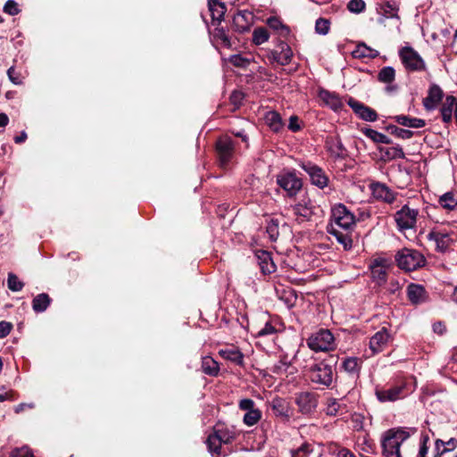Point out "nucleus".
I'll use <instances>...</instances> for the list:
<instances>
[{
	"mask_svg": "<svg viewBox=\"0 0 457 457\" xmlns=\"http://www.w3.org/2000/svg\"><path fill=\"white\" fill-rule=\"evenodd\" d=\"M348 104L353 110V112L363 120L375 121L378 119L377 112L373 109L353 98L349 99Z\"/></svg>",
	"mask_w": 457,
	"mask_h": 457,
	"instance_id": "obj_20",
	"label": "nucleus"
},
{
	"mask_svg": "<svg viewBox=\"0 0 457 457\" xmlns=\"http://www.w3.org/2000/svg\"><path fill=\"white\" fill-rule=\"evenodd\" d=\"M220 165L226 167L234 154V142L228 136L220 137L216 145Z\"/></svg>",
	"mask_w": 457,
	"mask_h": 457,
	"instance_id": "obj_14",
	"label": "nucleus"
},
{
	"mask_svg": "<svg viewBox=\"0 0 457 457\" xmlns=\"http://www.w3.org/2000/svg\"><path fill=\"white\" fill-rule=\"evenodd\" d=\"M209 11L213 21H220L226 12V6L218 0H208Z\"/></svg>",
	"mask_w": 457,
	"mask_h": 457,
	"instance_id": "obj_32",
	"label": "nucleus"
},
{
	"mask_svg": "<svg viewBox=\"0 0 457 457\" xmlns=\"http://www.w3.org/2000/svg\"><path fill=\"white\" fill-rule=\"evenodd\" d=\"M253 22L254 15L248 10L238 11L233 17L234 29L240 33L249 30Z\"/></svg>",
	"mask_w": 457,
	"mask_h": 457,
	"instance_id": "obj_16",
	"label": "nucleus"
},
{
	"mask_svg": "<svg viewBox=\"0 0 457 457\" xmlns=\"http://www.w3.org/2000/svg\"><path fill=\"white\" fill-rule=\"evenodd\" d=\"M383 151V157L386 160L403 159L404 153L403 148L399 145L385 148Z\"/></svg>",
	"mask_w": 457,
	"mask_h": 457,
	"instance_id": "obj_40",
	"label": "nucleus"
},
{
	"mask_svg": "<svg viewBox=\"0 0 457 457\" xmlns=\"http://www.w3.org/2000/svg\"><path fill=\"white\" fill-rule=\"evenodd\" d=\"M202 370L209 376H217L219 373V364L210 356H205L202 359Z\"/></svg>",
	"mask_w": 457,
	"mask_h": 457,
	"instance_id": "obj_37",
	"label": "nucleus"
},
{
	"mask_svg": "<svg viewBox=\"0 0 457 457\" xmlns=\"http://www.w3.org/2000/svg\"><path fill=\"white\" fill-rule=\"evenodd\" d=\"M407 296L413 304H420L426 301L427 295L425 288L417 284H410L407 287Z\"/></svg>",
	"mask_w": 457,
	"mask_h": 457,
	"instance_id": "obj_26",
	"label": "nucleus"
},
{
	"mask_svg": "<svg viewBox=\"0 0 457 457\" xmlns=\"http://www.w3.org/2000/svg\"><path fill=\"white\" fill-rule=\"evenodd\" d=\"M289 367L290 361L287 360V357L282 356L280 360L270 368V370L276 375H284L287 373Z\"/></svg>",
	"mask_w": 457,
	"mask_h": 457,
	"instance_id": "obj_43",
	"label": "nucleus"
},
{
	"mask_svg": "<svg viewBox=\"0 0 457 457\" xmlns=\"http://www.w3.org/2000/svg\"><path fill=\"white\" fill-rule=\"evenodd\" d=\"M12 457H35V456L29 447L24 446L21 448L15 449L12 453Z\"/></svg>",
	"mask_w": 457,
	"mask_h": 457,
	"instance_id": "obj_57",
	"label": "nucleus"
},
{
	"mask_svg": "<svg viewBox=\"0 0 457 457\" xmlns=\"http://www.w3.org/2000/svg\"><path fill=\"white\" fill-rule=\"evenodd\" d=\"M12 329V324L8 321H0V339L6 337Z\"/></svg>",
	"mask_w": 457,
	"mask_h": 457,
	"instance_id": "obj_59",
	"label": "nucleus"
},
{
	"mask_svg": "<svg viewBox=\"0 0 457 457\" xmlns=\"http://www.w3.org/2000/svg\"><path fill=\"white\" fill-rule=\"evenodd\" d=\"M347 8L351 12L359 13L361 12L365 8V3L363 0H351Z\"/></svg>",
	"mask_w": 457,
	"mask_h": 457,
	"instance_id": "obj_52",
	"label": "nucleus"
},
{
	"mask_svg": "<svg viewBox=\"0 0 457 457\" xmlns=\"http://www.w3.org/2000/svg\"><path fill=\"white\" fill-rule=\"evenodd\" d=\"M315 30L320 35L328 34L329 30V21L322 18L318 19L315 24Z\"/></svg>",
	"mask_w": 457,
	"mask_h": 457,
	"instance_id": "obj_51",
	"label": "nucleus"
},
{
	"mask_svg": "<svg viewBox=\"0 0 457 457\" xmlns=\"http://www.w3.org/2000/svg\"><path fill=\"white\" fill-rule=\"evenodd\" d=\"M428 442V436H422L420 447L419 450V453L417 457H426L428 454V447L427 446V443Z\"/></svg>",
	"mask_w": 457,
	"mask_h": 457,
	"instance_id": "obj_60",
	"label": "nucleus"
},
{
	"mask_svg": "<svg viewBox=\"0 0 457 457\" xmlns=\"http://www.w3.org/2000/svg\"><path fill=\"white\" fill-rule=\"evenodd\" d=\"M300 167L309 175L313 185L320 188H324L328 186V178L320 167L310 162H302Z\"/></svg>",
	"mask_w": 457,
	"mask_h": 457,
	"instance_id": "obj_11",
	"label": "nucleus"
},
{
	"mask_svg": "<svg viewBox=\"0 0 457 457\" xmlns=\"http://www.w3.org/2000/svg\"><path fill=\"white\" fill-rule=\"evenodd\" d=\"M370 271L372 279L378 284L386 283L391 262L384 258L375 259L370 264Z\"/></svg>",
	"mask_w": 457,
	"mask_h": 457,
	"instance_id": "obj_12",
	"label": "nucleus"
},
{
	"mask_svg": "<svg viewBox=\"0 0 457 457\" xmlns=\"http://www.w3.org/2000/svg\"><path fill=\"white\" fill-rule=\"evenodd\" d=\"M370 187L373 197L377 200L383 201L386 204H392L396 198V193L393 192L384 183L374 182L370 184Z\"/></svg>",
	"mask_w": 457,
	"mask_h": 457,
	"instance_id": "obj_17",
	"label": "nucleus"
},
{
	"mask_svg": "<svg viewBox=\"0 0 457 457\" xmlns=\"http://www.w3.org/2000/svg\"><path fill=\"white\" fill-rule=\"evenodd\" d=\"M309 378L313 383L329 386L334 378L333 366L327 361H320L310 368Z\"/></svg>",
	"mask_w": 457,
	"mask_h": 457,
	"instance_id": "obj_7",
	"label": "nucleus"
},
{
	"mask_svg": "<svg viewBox=\"0 0 457 457\" xmlns=\"http://www.w3.org/2000/svg\"><path fill=\"white\" fill-rule=\"evenodd\" d=\"M319 97L322 103L335 112H338L343 107V102L339 96L334 92L326 89H320Z\"/></svg>",
	"mask_w": 457,
	"mask_h": 457,
	"instance_id": "obj_25",
	"label": "nucleus"
},
{
	"mask_svg": "<svg viewBox=\"0 0 457 457\" xmlns=\"http://www.w3.org/2000/svg\"><path fill=\"white\" fill-rule=\"evenodd\" d=\"M337 457H354L353 453L346 448H339L335 452Z\"/></svg>",
	"mask_w": 457,
	"mask_h": 457,
	"instance_id": "obj_62",
	"label": "nucleus"
},
{
	"mask_svg": "<svg viewBox=\"0 0 457 457\" xmlns=\"http://www.w3.org/2000/svg\"><path fill=\"white\" fill-rule=\"evenodd\" d=\"M20 11L18 4L14 0H8L4 6V12L12 16L18 14Z\"/></svg>",
	"mask_w": 457,
	"mask_h": 457,
	"instance_id": "obj_54",
	"label": "nucleus"
},
{
	"mask_svg": "<svg viewBox=\"0 0 457 457\" xmlns=\"http://www.w3.org/2000/svg\"><path fill=\"white\" fill-rule=\"evenodd\" d=\"M277 183L289 196L295 195L302 188V180L293 172H284L277 177Z\"/></svg>",
	"mask_w": 457,
	"mask_h": 457,
	"instance_id": "obj_10",
	"label": "nucleus"
},
{
	"mask_svg": "<svg viewBox=\"0 0 457 457\" xmlns=\"http://www.w3.org/2000/svg\"><path fill=\"white\" fill-rule=\"evenodd\" d=\"M278 47L279 50L271 51L268 56L269 59L279 65L288 64L291 62L293 56L292 49L285 42H280Z\"/></svg>",
	"mask_w": 457,
	"mask_h": 457,
	"instance_id": "obj_18",
	"label": "nucleus"
},
{
	"mask_svg": "<svg viewBox=\"0 0 457 457\" xmlns=\"http://www.w3.org/2000/svg\"><path fill=\"white\" fill-rule=\"evenodd\" d=\"M274 328L270 325V324H266L265 327L263 328H262L259 332H258V335L259 336H266V335H270L274 332Z\"/></svg>",
	"mask_w": 457,
	"mask_h": 457,
	"instance_id": "obj_64",
	"label": "nucleus"
},
{
	"mask_svg": "<svg viewBox=\"0 0 457 457\" xmlns=\"http://www.w3.org/2000/svg\"><path fill=\"white\" fill-rule=\"evenodd\" d=\"M307 345L314 352H328L336 347L333 334L328 329H320L307 339Z\"/></svg>",
	"mask_w": 457,
	"mask_h": 457,
	"instance_id": "obj_5",
	"label": "nucleus"
},
{
	"mask_svg": "<svg viewBox=\"0 0 457 457\" xmlns=\"http://www.w3.org/2000/svg\"><path fill=\"white\" fill-rule=\"evenodd\" d=\"M263 261L262 264V270L264 273H272L275 271V265L272 262L270 263L268 262V260H270L268 253H262Z\"/></svg>",
	"mask_w": 457,
	"mask_h": 457,
	"instance_id": "obj_55",
	"label": "nucleus"
},
{
	"mask_svg": "<svg viewBox=\"0 0 457 457\" xmlns=\"http://www.w3.org/2000/svg\"><path fill=\"white\" fill-rule=\"evenodd\" d=\"M389 334L386 328L378 331L370 340V349L372 354L382 352L389 341Z\"/></svg>",
	"mask_w": 457,
	"mask_h": 457,
	"instance_id": "obj_22",
	"label": "nucleus"
},
{
	"mask_svg": "<svg viewBox=\"0 0 457 457\" xmlns=\"http://www.w3.org/2000/svg\"><path fill=\"white\" fill-rule=\"evenodd\" d=\"M457 100L454 96H447L441 108L443 121L448 123L452 120L453 112H455Z\"/></svg>",
	"mask_w": 457,
	"mask_h": 457,
	"instance_id": "obj_29",
	"label": "nucleus"
},
{
	"mask_svg": "<svg viewBox=\"0 0 457 457\" xmlns=\"http://www.w3.org/2000/svg\"><path fill=\"white\" fill-rule=\"evenodd\" d=\"M396 262L399 268L411 271L422 267L425 258L417 250L403 248L396 254Z\"/></svg>",
	"mask_w": 457,
	"mask_h": 457,
	"instance_id": "obj_3",
	"label": "nucleus"
},
{
	"mask_svg": "<svg viewBox=\"0 0 457 457\" xmlns=\"http://www.w3.org/2000/svg\"><path fill=\"white\" fill-rule=\"evenodd\" d=\"M331 219L336 228L344 231L352 232L355 227L354 215L342 204L332 208Z\"/></svg>",
	"mask_w": 457,
	"mask_h": 457,
	"instance_id": "obj_4",
	"label": "nucleus"
},
{
	"mask_svg": "<svg viewBox=\"0 0 457 457\" xmlns=\"http://www.w3.org/2000/svg\"><path fill=\"white\" fill-rule=\"evenodd\" d=\"M363 133L375 143L390 144L391 140L387 136L372 129H365Z\"/></svg>",
	"mask_w": 457,
	"mask_h": 457,
	"instance_id": "obj_39",
	"label": "nucleus"
},
{
	"mask_svg": "<svg viewBox=\"0 0 457 457\" xmlns=\"http://www.w3.org/2000/svg\"><path fill=\"white\" fill-rule=\"evenodd\" d=\"M392 133L399 138L409 139L413 136V132L409 129H404L397 127H394Z\"/></svg>",
	"mask_w": 457,
	"mask_h": 457,
	"instance_id": "obj_56",
	"label": "nucleus"
},
{
	"mask_svg": "<svg viewBox=\"0 0 457 457\" xmlns=\"http://www.w3.org/2000/svg\"><path fill=\"white\" fill-rule=\"evenodd\" d=\"M254 405L252 399H242L238 404L239 408L245 411L243 421L248 427L257 424L262 419V411Z\"/></svg>",
	"mask_w": 457,
	"mask_h": 457,
	"instance_id": "obj_13",
	"label": "nucleus"
},
{
	"mask_svg": "<svg viewBox=\"0 0 457 457\" xmlns=\"http://www.w3.org/2000/svg\"><path fill=\"white\" fill-rule=\"evenodd\" d=\"M34 407H35L34 403H20L17 406H15L14 411L16 413H20V412L23 411L26 408L33 409Z\"/></svg>",
	"mask_w": 457,
	"mask_h": 457,
	"instance_id": "obj_63",
	"label": "nucleus"
},
{
	"mask_svg": "<svg viewBox=\"0 0 457 457\" xmlns=\"http://www.w3.org/2000/svg\"><path fill=\"white\" fill-rule=\"evenodd\" d=\"M328 232L337 238V242L341 244L345 250L352 248L353 240L350 235L351 232L340 231L334 225L330 226V228H328Z\"/></svg>",
	"mask_w": 457,
	"mask_h": 457,
	"instance_id": "obj_28",
	"label": "nucleus"
},
{
	"mask_svg": "<svg viewBox=\"0 0 457 457\" xmlns=\"http://www.w3.org/2000/svg\"><path fill=\"white\" fill-rule=\"evenodd\" d=\"M443 91L442 89L434 85L430 87L428 96L424 100V105L427 109H434L436 104L442 100Z\"/></svg>",
	"mask_w": 457,
	"mask_h": 457,
	"instance_id": "obj_27",
	"label": "nucleus"
},
{
	"mask_svg": "<svg viewBox=\"0 0 457 457\" xmlns=\"http://www.w3.org/2000/svg\"><path fill=\"white\" fill-rule=\"evenodd\" d=\"M399 7L395 2H386L380 4L378 12L380 14V18L378 19L379 23H385L386 19H395L397 21V27H399V16H398Z\"/></svg>",
	"mask_w": 457,
	"mask_h": 457,
	"instance_id": "obj_24",
	"label": "nucleus"
},
{
	"mask_svg": "<svg viewBox=\"0 0 457 457\" xmlns=\"http://www.w3.org/2000/svg\"><path fill=\"white\" fill-rule=\"evenodd\" d=\"M266 231L272 241L277 240L278 237V222L275 220H270L266 228Z\"/></svg>",
	"mask_w": 457,
	"mask_h": 457,
	"instance_id": "obj_50",
	"label": "nucleus"
},
{
	"mask_svg": "<svg viewBox=\"0 0 457 457\" xmlns=\"http://www.w3.org/2000/svg\"><path fill=\"white\" fill-rule=\"evenodd\" d=\"M288 211L299 223L309 220L313 214V205L308 196L302 197L298 203L292 205Z\"/></svg>",
	"mask_w": 457,
	"mask_h": 457,
	"instance_id": "obj_9",
	"label": "nucleus"
},
{
	"mask_svg": "<svg viewBox=\"0 0 457 457\" xmlns=\"http://www.w3.org/2000/svg\"><path fill=\"white\" fill-rule=\"evenodd\" d=\"M219 353L225 360L230 361L237 365L243 364L244 355L237 348L231 347L221 349Z\"/></svg>",
	"mask_w": 457,
	"mask_h": 457,
	"instance_id": "obj_33",
	"label": "nucleus"
},
{
	"mask_svg": "<svg viewBox=\"0 0 457 457\" xmlns=\"http://www.w3.org/2000/svg\"><path fill=\"white\" fill-rule=\"evenodd\" d=\"M265 122L275 132L279 131L283 127L282 119L279 113L275 111H270L266 113Z\"/></svg>",
	"mask_w": 457,
	"mask_h": 457,
	"instance_id": "obj_35",
	"label": "nucleus"
},
{
	"mask_svg": "<svg viewBox=\"0 0 457 457\" xmlns=\"http://www.w3.org/2000/svg\"><path fill=\"white\" fill-rule=\"evenodd\" d=\"M359 360L354 357H349L344 360L343 369L348 373H355L358 370Z\"/></svg>",
	"mask_w": 457,
	"mask_h": 457,
	"instance_id": "obj_49",
	"label": "nucleus"
},
{
	"mask_svg": "<svg viewBox=\"0 0 457 457\" xmlns=\"http://www.w3.org/2000/svg\"><path fill=\"white\" fill-rule=\"evenodd\" d=\"M379 53L376 49H373L368 46L364 43H360L356 46L355 49L353 51V56L354 58L361 59V58H369L374 59L378 56Z\"/></svg>",
	"mask_w": 457,
	"mask_h": 457,
	"instance_id": "obj_30",
	"label": "nucleus"
},
{
	"mask_svg": "<svg viewBox=\"0 0 457 457\" xmlns=\"http://www.w3.org/2000/svg\"><path fill=\"white\" fill-rule=\"evenodd\" d=\"M395 71L391 66L382 68L378 75V79L382 83H391L395 80Z\"/></svg>",
	"mask_w": 457,
	"mask_h": 457,
	"instance_id": "obj_41",
	"label": "nucleus"
},
{
	"mask_svg": "<svg viewBox=\"0 0 457 457\" xmlns=\"http://www.w3.org/2000/svg\"><path fill=\"white\" fill-rule=\"evenodd\" d=\"M399 56L404 68L409 71H422L426 70V63L420 54L411 46L400 49Z\"/></svg>",
	"mask_w": 457,
	"mask_h": 457,
	"instance_id": "obj_8",
	"label": "nucleus"
},
{
	"mask_svg": "<svg viewBox=\"0 0 457 457\" xmlns=\"http://www.w3.org/2000/svg\"><path fill=\"white\" fill-rule=\"evenodd\" d=\"M51 303V299L47 294L42 293L37 295L32 301V308L36 312H45Z\"/></svg>",
	"mask_w": 457,
	"mask_h": 457,
	"instance_id": "obj_36",
	"label": "nucleus"
},
{
	"mask_svg": "<svg viewBox=\"0 0 457 457\" xmlns=\"http://www.w3.org/2000/svg\"><path fill=\"white\" fill-rule=\"evenodd\" d=\"M270 407L273 414L282 421H288L293 415V409L287 399L275 397L270 402Z\"/></svg>",
	"mask_w": 457,
	"mask_h": 457,
	"instance_id": "obj_15",
	"label": "nucleus"
},
{
	"mask_svg": "<svg viewBox=\"0 0 457 457\" xmlns=\"http://www.w3.org/2000/svg\"><path fill=\"white\" fill-rule=\"evenodd\" d=\"M416 431V428H391L386 431L382 438L383 455L385 457H401V445Z\"/></svg>",
	"mask_w": 457,
	"mask_h": 457,
	"instance_id": "obj_1",
	"label": "nucleus"
},
{
	"mask_svg": "<svg viewBox=\"0 0 457 457\" xmlns=\"http://www.w3.org/2000/svg\"><path fill=\"white\" fill-rule=\"evenodd\" d=\"M427 237L428 240L434 241L436 249L442 252L447 249L453 241L451 236L446 231L439 229L430 231Z\"/></svg>",
	"mask_w": 457,
	"mask_h": 457,
	"instance_id": "obj_23",
	"label": "nucleus"
},
{
	"mask_svg": "<svg viewBox=\"0 0 457 457\" xmlns=\"http://www.w3.org/2000/svg\"><path fill=\"white\" fill-rule=\"evenodd\" d=\"M7 285L8 288L12 292L21 291L24 286L23 283L20 281L18 277L13 273L8 274Z\"/></svg>",
	"mask_w": 457,
	"mask_h": 457,
	"instance_id": "obj_48",
	"label": "nucleus"
},
{
	"mask_svg": "<svg viewBox=\"0 0 457 457\" xmlns=\"http://www.w3.org/2000/svg\"><path fill=\"white\" fill-rule=\"evenodd\" d=\"M213 37L224 46L230 47V39L223 28H216L213 32Z\"/></svg>",
	"mask_w": 457,
	"mask_h": 457,
	"instance_id": "obj_47",
	"label": "nucleus"
},
{
	"mask_svg": "<svg viewBox=\"0 0 457 457\" xmlns=\"http://www.w3.org/2000/svg\"><path fill=\"white\" fill-rule=\"evenodd\" d=\"M457 446V440L455 438H451L447 442H444L441 439L436 440V449L440 450V447H443L442 452L439 453H445L451 451H453Z\"/></svg>",
	"mask_w": 457,
	"mask_h": 457,
	"instance_id": "obj_44",
	"label": "nucleus"
},
{
	"mask_svg": "<svg viewBox=\"0 0 457 457\" xmlns=\"http://www.w3.org/2000/svg\"><path fill=\"white\" fill-rule=\"evenodd\" d=\"M313 448L312 445L308 443H303L297 449L291 451V457H309V455L312 453Z\"/></svg>",
	"mask_w": 457,
	"mask_h": 457,
	"instance_id": "obj_46",
	"label": "nucleus"
},
{
	"mask_svg": "<svg viewBox=\"0 0 457 457\" xmlns=\"http://www.w3.org/2000/svg\"><path fill=\"white\" fill-rule=\"evenodd\" d=\"M228 61L236 67L245 68L249 64V60L241 54L231 55Z\"/></svg>",
	"mask_w": 457,
	"mask_h": 457,
	"instance_id": "obj_53",
	"label": "nucleus"
},
{
	"mask_svg": "<svg viewBox=\"0 0 457 457\" xmlns=\"http://www.w3.org/2000/svg\"><path fill=\"white\" fill-rule=\"evenodd\" d=\"M326 148L334 158L344 159L347 151L338 136H328L326 138Z\"/></svg>",
	"mask_w": 457,
	"mask_h": 457,
	"instance_id": "obj_21",
	"label": "nucleus"
},
{
	"mask_svg": "<svg viewBox=\"0 0 457 457\" xmlns=\"http://www.w3.org/2000/svg\"><path fill=\"white\" fill-rule=\"evenodd\" d=\"M394 119L398 124L409 128L420 129L426 124L425 120L422 119L411 118L406 115H397L394 117Z\"/></svg>",
	"mask_w": 457,
	"mask_h": 457,
	"instance_id": "obj_34",
	"label": "nucleus"
},
{
	"mask_svg": "<svg viewBox=\"0 0 457 457\" xmlns=\"http://www.w3.org/2000/svg\"><path fill=\"white\" fill-rule=\"evenodd\" d=\"M220 438V436L216 435L215 432L211 434L207 438V445L209 450L214 453H220L221 444H223Z\"/></svg>",
	"mask_w": 457,
	"mask_h": 457,
	"instance_id": "obj_45",
	"label": "nucleus"
},
{
	"mask_svg": "<svg viewBox=\"0 0 457 457\" xmlns=\"http://www.w3.org/2000/svg\"><path fill=\"white\" fill-rule=\"evenodd\" d=\"M269 38L270 34L263 27L256 28L253 32V42L257 46L267 42Z\"/></svg>",
	"mask_w": 457,
	"mask_h": 457,
	"instance_id": "obj_42",
	"label": "nucleus"
},
{
	"mask_svg": "<svg viewBox=\"0 0 457 457\" xmlns=\"http://www.w3.org/2000/svg\"><path fill=\"white\" fill-rule=\"evenodd\" d=\"M288 129L294 132L298 131L301 129L297 116L293 115L290 117Z\"/></svg>",
	"mask_w": 457,
	"mask_h": 457,
	"instance_id": "obj_61",
	"label": "nucleus"
},
{
	"mask_svg": "<svg viewBox=\"0 0 457 457\" xmlns=\"http://www.w3.org/2000/svg\"><path fill=\"white\" fill-rule=\"evenodd\" d=\"M438 203L441 207L447 211L457 210V198L452 192H447L441 195Z\"/></svg>",
	"mask_w": 457,
	"mask_h": 457,
	"instance_id": "obj_38",
	"label": "nucleus"
},
{
	"mask_svg": "<svg viewBox=\"0 0 457 457\" xmlns=\"http://www.w3.org/2000/svg\"><path fill=\"white\" fill-rule=\"evenodd\" d=\"M375 395L380 403L395 402L403 399L409 395L407 383L405 381H400L389 386H377Z\"/></svg>",
	"mask_w": 457,
	"mask_h": 457,
	"instance_id": "obj_2",
	"label": "nucleus"
},
{
	"mask_svg": "<svg viewBox=\"0 0 457 457\" xmlns=\"http://www.w3.org/2000/svg\"><path fill=\"white\" fill-rule=\"evenodd\" d=\"M295 403L302 413L308 414L315 410L317 406V399L313 394L303 392L297 395Z\"/></svg>",
	"mask_w": 457,
	"mask_h": 457,
	"instance_id": "obj_19",
	"label": "nucleus"
},
{
	"mask_svg": "<svg viewBox=\"0 0 457 457\" xmlns=\"http://www.w3.org/2000/svg\"><path fill=\"white\" fill-rule=\"evenodd\" d=\"M418 217L419 210L411 208L408 204L403 205L394 215L397 228L401 232L415 229Z\"/></svg>",
	"mask_w": 457,
	"mask_h": 457,
	"instance_id": "obj_6",
	"label": "nucleus"
},
{
	"mask_svg": "<svg viewBox=\"0 0 457 457\" xmlns=\"http://www.w3.org/2000/svg\"><path fill=\"white\" fill-rule=\"evenodd\" d=\"M267 25L281 37H287L289 35L288 27L276 16L270 17L267 20Z\"/></svg>",
	"mask_w": 457,
	"mask_h": 457,
	"instance_id": "obj_31",
	"label": "nucleus"
},
{
	"mask_svg": "<svg viewBox=\"0 0 457 457\" xmlns=\"http://www.w3.org/2000/svg\"><path fill=\"white\" fill-rule=\"evenodd\" d=\"M216 435L220 436V438H221L222 440H220L223 444H228L232 441V439L234 438V435L233 433L228 431V430H224V429H218V430H215L214 431Z\"/></svg>",
	"mask_w": 457,
	"mask_h": 457,
	"instance_id": "obj_58",
	"label": "nucleus"
}]
</instances>
